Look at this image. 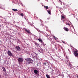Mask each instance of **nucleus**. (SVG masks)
<instances>
[{"label": "nucleus", "mask_w": 78, "mask_h": 78, "mask_svg": "<svg viewBox=\"0 0 78 78\" xmlns=\"http://www.w3.org/2000/svg\"><path fill=\"white\" fill-rule=\"evenodd\" d=\"M46 76L47 78H51L50 77V76L48 74L46 75Z\"/></svg>", "instance_id": "obj_16"}, {"label": "nucleus", "mask_w": 78, "mask_h": 78, "mask_svg": "<svg viewBox=\"0 0 78 78\" xmlns=\"http://www.w3.org/2000/svg\"><path fill=\"white\" fill-rule=\"evenodd\" d=\"M69 66H70L71 67V66H72V65H71L69 63Z\"/></svg>", "instance_id": "obj_25"}, {"label": "nucleus", "mask_w": 78, "mask_h": 78, "mask_svg": "<svg viewBox=\"0 0 78 78\" xmlns=\"http://www.w3.org/2000/svg\"><path fill=\"white\" fill-rule=\"evenodd\" d=\"M25 60L29 64H30V63H32V62L33 61V60L31 58H26L25 59Z\"/></svg>", "instance_id": "obj_1"}, {"label": "nucleus", "mask_w": 78, "mask_h": 78, "mask_svg": "<svg viewBox=\"0 0 78 78\" xmlns=\"http://www.w3.org/2000/svg\"><path fill=\"white\" fill-rule=\"evenodd\" d=\"M63 30L66 31H69V29H68V28L66 27H64L63 28Z\"/></svg>", "instance_id": "obj_7"}, {"label": "nucleus", "mask_w": 78, "mask_h": 78, "mask_svg": "<svg viewBox=\"0 0 78 78\" xmlns=\"http://www.w3.org/2000/svg\"><path fill=\"white\" fill-rule=\"evenodd\" d=\"M59 2H61V5H62V1H61V0H59Z\"/></svg>", "instance_id": "obj_20"}, {"label": "nucleus", "mask_w": 78, "mask_h": 78, "mask_svg": "<svg viewBox=\"0 0 78 78\" xmlns=\"http://www.w3.org/2000/svg\"><path fill=\"white\" fill-rule=\"evenodd\" d=\"M7 54L9 56H13V55L11 53V52L9 51H7Z\"/></svg>", "instance_id": "obj_2"}, {"label": "nucleus", "mask_w": 78, "mask_h": 78, "mask_svg": "<svg viewBox=\"0 0 78 78\" xmlns=\"http://www.w3.org/2000/svg\"><path fill=\"white\" fill-rule=\"evenodd\" d=\"M35 45H37V46H39V44L37 43H35Z\"/></svg>", "instance_id": "obj_17"}, {"label": "nucleus", "mask_w": 78, "mask_h": 78, "mask_svg": "<svg viewBox=\"0 0 78 78\" xmlns=\"http://www.w3.org/2000/svg\"><path fill=\"white\" fill-rule=\"evenodd\" d=\"M15 48L16 49V50L18 51H19L20 50V47L19 46H16Z\"/></svg>", "instance_id": "obj_5"}, {"label": "nucleus", "mask_w": 78, "mask_h": 78, "mask_svg": "<svg viewBox=\"0 0 78 78\" xmlns=\"http://www.w3.org/2000/svg\"><path fill=\"white\" fill-rule=\"evenodd\" d=\"M38 40L39 42H42V39L39 38Z\"/></svg>", "instance_id": "obj_15"}, {"label": "nucleus", "mask_w": 78, "mask_h": 78, "mask_svg": "<svg viewBox=\"0 0 78 78\" xmlns=\"http://www.w3.org/2000/svg\"><path fill=\"white\" fill-rule=\"evenodd\" d=\"M66 25H69V26H70V24L69 23H66Z\"/></svg>", "instance_id": "obj_22"}, {"label": "nucleus", "mask_w": 78, "mask_h": 78, "mask_svg": "<svg viewBox=\"0 0 78 78\" xmlns=\"http://www.w3.org/2000/svg\"><path fill=\"white\" fill-rule=\"evenodd\" d=\"M20 15L21 16H22V17L23 16V13H21Z\"/></svg>", "instance_id": "obj_19"}, {"label": "nucleus", "mask_w": 78, "mask_h": 78, "mask_svg": "<svg viewBox=\"0 0 78 78\" xmlns=\"http://www.w3.org/2000/svg\"><path fill=\"white\" fill-rule=\"evenodd\" d=\"M62 18V19H66V17H65V16H61V19Z\"/></svg>", "instance_id": "obj_13"}, {"label": "nucleus", "mask_w": 78, "mask_h": 78, "mask_svg": "<svg viewBox=\"0 0 78 78\" xmlns=\"http://www.w3.org/2000/svg\"><path fill=\"white\" fill-rule=\"evenodd\" d=\"M12 11H18V10L17 9H12Z\"/></svg>", "instance_id": "obj_14"}, {"label": "nucleus", "mask_w": 78, "mask_h": 78, "mask_svg": "<svg viewBox=\"0 0 78 78\" xmlns=\"http://www.w3.org/2000/svg\"><path fill=\"white\" fill-rule=\"evenodd\" d=\"M53 37L54 38V39H55V40H56V39H58V38H56L55 36H53Z\"/></svg>", "instance_id": "obj_21"}, {"label": "nucleus", "mask_w": 78, "mask_h": 78, "mask_svg": "<svg viewBox=\"0 0 78 78\" xmlns=\"http://www.w3.org/2000/svg\"><path fill=\"white\" fill-rule=\"evenodd\" d=\"M77 78H78V76H77Z\"/></svg>", "instance_id": "obj_27"}, {"label": "nucleus", "mask_w": 78, "mask_h": 78, "mask_svg": "<svg viewBox=\"0 0 78 78\" xmlns=\"http://www.w3.org/2000/svg\"><path fill=\"white\" fill-rule=\"evenodd\" d=\"M48 12L49 14H51V11L50 10H48Z\"/></svg>", "instance_id": "obj_12"}, {"label": "nucleus", "mask_w": 78, "mask_h": 78, "mask_svg": "<svg viewBox=\"0 0 78 78\" xmlns=\"http://www.w3.org/2000/svg\"><path fill=\"white\" fill-rule=\"evenodd\" d=\"M74 55L76 57V58H78V51L76 50L74 51Z\"/></svg>", "instance_id": "obj_3"}, {"label": "nucleus", "mask_w": 78, "mask_h": 78, "mask_svg": "<svg viewBox=\"0 0 78 78\" xmlns=\"http://www.w3.org/2000/svg\"><path fill=\"white\" fill-rule=\"evenodd\" d=\"M1 76L0 75V77H1Z\"/></svg>", "instance_id": "obj_28"}, {"label": "nucleus", "mask_w": 78, "mask_h": 78, "mask_svg": "<svg viewBox=\"0 0 78 78\" xmlns=\"http://www.w3.org/2000/svg\"><path fill=\"white\" fill-rule=\"evenodd\" d=\"M74 55L76 57V58H78V51L76 50L74 51Z\"/></svg>", "instance_id": "obj_4"}, {"label": "nucleus", "mask_w": 78, "mask_h": 78, "mask_svg": "<svg viewBox=\"0 0 78 78\" xmlns=\"http://www.w3.org/2000/svg\"><path fill=\"white\" fill-rule=\"evenodd\" d=\"M25 31L27 33H29V34H30V30H28L27 29H25Z\"/></svg>", "instance_id": "obj_9"}, {"label": "nucleus", "mask_w": 78, "mask_h": 78, "mask_svg": "<svg viewBox=\"0 0 78 78\" xmlns=\"http://www.w3.org/2000/svg\"><path fill=\"white\" fill-rule=\"evenodd\" d=\"M53 72H52V73H51V74H53Z\"/></svg>", "instance_id": "obj_26"}, {"label": "nucleus", "mask_w": 78, "mask_h": 78, "mask_svg": "<svg viewBox=\"0 0 78 78\" xmlns=\"http://www.w3.org/2000/svg\"><path fill=\"white\" fill-rule=\"evenodd\" d=\"M44 7L45 8H46V9H48V6H44Z\"/></svg>", "instance_id": "obj_18"}, {"label": "nucleus", "mask_w": 78, "mask_h": 78, "mask_svg": "<svg viewBox=\"0 0 78 78\" xmlns=\"http://www.w3.org/2000/svg\"><path fill=\"white\" fill-rule=\"evenodd\" d=\"M18 62H23V58H19L18 59Z\"/></svg>", "instance_id": "obj_6"}, {"label": "nucleus", "mask_w": 78, "mask_h": 78, "mask_svg": "<svg viewBox=\"0 0 78 78\" xmlns=\"http://www.w3.org/2000/svg\"><path fill=\"white\" fill-rule=\"evenodd\" d=\"M34 72L35 74H37L38 71L36 69H35L34 71Z\"/></svg>", "instance_id": "obj_8"}, {"label": "nucleus", "mask_w": 78, "mask_h": 78, "mask_svg": "<svg viewBox=\"0 0 78 78\" xmlns=\"http://www.w3.org/2000/svg\"><path fill=\"white\" fill-rule=\"evenodd\" d=\"M37 56V54H36L35 53H34V54H33V56L34 57H36Z\"/></svg>", "instance_id": "obj_11"}, {"label": "nucleus", "mask_w": 78, "mask_h": 78, "mask_svg": "<svg viewBox=\"0 0 78 78\" xmlns=\"http://www.w3.org/2000/svg\"><path fill=\"white\" fill-rule=\"evenodd\" d=\"M0 8H1V7H0Z\"/></svg>", "instance_id": "obj_29"}, {"label": "nucleus", "mask_w": 78, "mask_h": 78, "mask_svg": "<svg viewBox=\"0 0 78 78\" xmlns=\"http://www.w3.org/2000/svg\"><path fill=\"white\" fill-rule=\"evenodd\" d=\"M62 42H63V43H64V44H65V41H62Z\"/></svg>", "instance_id": "obj_24"}, {"label": "nucleus", "mask_w": 78, "mask_h": 78, "mask_svg": "<svg viewBox=\"0 0 78 78\" xmlns=\"http://www.w3.org/2000/svg\"><path fill=\"white\" fill-rule=\"evenodd\" d=\"M46 64H47V62L44 63V65H46Z\"/></svg>", "instance_id": "obj_23"}, {"label": "nucleus", "mask_w": 78, "mask_h": 78, "mask_svg": "<svg viewBox=\"0 0 78 78\" xmlns=\"http://www.w3.org/2000/svg\"><path fill=\"white\" fill-rule=\"evenodd\" d=\"M2 69H3V71L4 72H6V69H5V67H2Z\"/></svg>", "instance_id": "obj_10"}]
</instances>
